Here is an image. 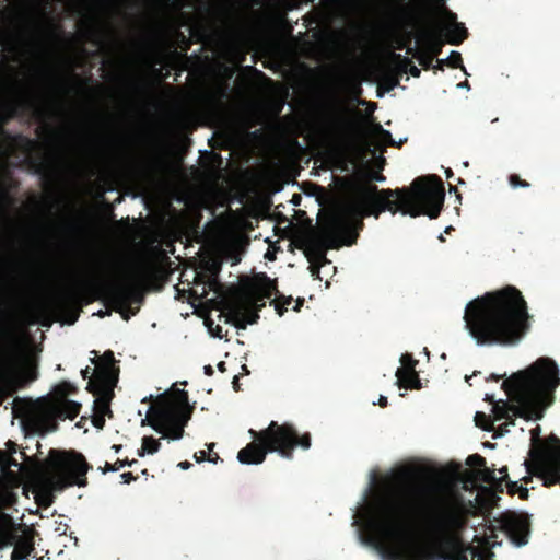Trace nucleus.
Segmentation results:
<instances>
[{
	"instance_id": "nucleus-40",
	"label": "nucleus",
	"mask_w": 560,
	"mask_h": 560,
	"mask_svg": "<svg viewBox=\"0 0 560 560\" xmlns=\"http://www.w3.org/2000/svg\"><path fill=\"white\" fill-rule=\"evenodd\" d=\"M475 374L470 375V376H465V380L468 381L470 377H472Z\"/></svg>"
},
{
	"instance_id": "nucleus-34",
	"label": "nucleus",
	"mask_w": 560,
	"mask_h": 560,
	"mask_svg": "<svg viewBox=\"0 0 560 560\" xmlns=\"http://www.w3.org/2000/svg\"><path fill=\"white\" fill-rule=\"evenodd\" d=\"M444 173L447 178L452 176V171L450 168H446Z\"/></svg>"
},
{
	"instance_id": "nucleus-27",
	"label": "nucleus",
	"mask_w": 560,
	"mask_h": 560,
	"mask_svg": "<svg viewBox=\"0 0 560 560\" xmlns=\"http://www.w3.org/2000/svg\"><path fill=\"white\" fill-rule=\"evenodd\" d=\"M120 478L124 483H129L133 479L131 472H124L120 475Z\"/></svg>"
},
{
	"instance_id": "nucleus-19",
	"label": "nucleus",
	"mask_w": 560,
	"mask_h": 560,
	"mask_svg": "<svg viewBox=\"0 0 560 560\" xmlns=\"http://www.w3.org/2000/svg\"><path fill=\"white\" fill-rule=\"evenodd\" d=\"M443 31H444V34H445L447 40L451 44L459 43L465 37V33H466V31L462 24H459L451 19L445 21Z\"/></svg>"
},
{
	"instance_id": "nucleus-6",
	"label": "nucleus",
	"mask_w": 560,
	"mask_h": 560,
	"mask_svg": "<svg viewBox=\"0 0 560 560\" xmlns=\"http://www.w3.org/2000/svg\"><path fill=\"white\" fill-rule=\"evenodd\" d=\"M248 434L254 442L242 448L237 454V460L243 465H259L265 460L267 453H277L281 457L290 459L287 450L295 446L308 450L311 446L307 434L299 438L292 425L278 424L275 421H271L265 430L259 432L250 429Z\"/></svg>"
},
{
	"instance_id": "nucleus-3",
	"label": "nucleus",
	"mask_w": 560,
	"mask_h": 560,
	"mask_svg": "<svg viewBox=\"0 0 560 560\" xmlns=\"http://www.w3.org/2000/svg\"><path fill=\"white\" fill-rule=\"evenodd\" d=\"M443 202V186L434 177L416 179L409 190L397 191L395 199L388 190L377 191L375 187L366 186L325 215L319 223L317 238L327 248L348 246L354 243L355 230L363 215L377 218L383 211H399L411 218L425 214L434 219Z\"/></svg>"
},
{
	"instance_id": "nucleus-33",
	"label": "nucleus",
	"mask_w": 560,
	"mask_h": 560,
	"mask_svg": "<svg viewBox=\"0 0 560 560\" xmlns=\"http://www.w3.org/2000/svg\"><path fill=\"white\" fill-rule=\"evenodd\" d=\"M135 462H120L119 467L131 466Z\"/></svg>"
},
{
	"instance_id": "nucleus-28",
	"label": "nucleus",
	"mask_w": 560,
	"mask_h": 560,
	"mask_svg": "<svg viewBox=\"0 0 560 560\" xmlns=\"http://www.w3.org/2000/svg\"><path fill=\"white\" fill-rule=\"evenodd\" d=\"M177 467L182 470H187L191 467V464L188 462H180L178 463Z\"/></svg>"
},
{
	"instance_id": "nucleus-14",
	"label": "nucleus",
	"mask_w": 560,
	"mask_h": 560,
	"mask_svg": "<svg viewBox=\"0 0 560 560\" xmlns=\"http://www.w3.org/2000/svg\"><path fill=\"white\" fill-rule=\"evenodd\" d=\"M502 523L513 546L521 548L528 544L530 522L527 514L510 513L503 517Z\"/></svg>"
},
{
	"instance_id": "nucleus-1",
	"label": "nucleus",
	"mask_w": 560,
	"mask_h": 560,
	"mask_svg": "<svg viewBox=\"0 0 560 560\" xmlns=\"http://www.w3.org/2000/svg\"><path fill=\"white\" fill-rule=\"evenodd\" d=\"M482 463L471 455L464 472L453 465L434 471L402 465L380 479L371 475L352 510L359 542L382 560H492L495 541L462 542L468 516L494 505L508 478L506 467Z\"/></svg>"
},
{
	"instance_id": "nucleus-24",
	"label": "nucleus",
	"mask_w": 560,
	"mask_h": 560,
	"mask_svg": "<svg viewBox=\"0 0 560 560\" xmlns=\"http://www.w3.org/2000/svg\"><path fill=\"white\" fill-rule=\"evenodd\" d=\"M293 303L292 299L291 298H288L283 301H279V300H273V304H275V310L276 312L278 313L279 316H282L284 311L288 310V306Z\"/></svg>"
},
{
	"instance_id": "nucleus-26",
	"label": "nucleus",
	"mask_w": 560,
	"mask_h": 560,
	"mask_svg": "<svg viewBox=\"0 0 560 560\" xmlns=\"http://www.w3.org/2000/svg\"><path fill=\"white\" fill-rule=\"evenodd\" d=\"M510 184L513 188H518V187H528V184L527 183H523L521 182L517 177L513 176L510 178Z\"/></svg>"
},
{
	"instance_id": "nucleus-39",
	"label": "nucleus",
	"mask_w": 560,
	"mask_h": 560,
	"mask_svg": "<svg viewBox=\"0 0 560 560\" xmlns=\"http://www.w3.org/2000/svg\"><path fill=\"white\" fill-rule=\"evenodd\" d=\"M237 382V376H234V381H233V384L235 385Z\"/></svg>"
},
{
	"instance_id": "nucleus-16",
	"label": "nucleus",
	"mask_w": 560,
	"mask_h": 560,
	"mask_svg": "<svg viewBox=\"0 0 560 560\" xmlns=\"http://www.w3.org/2000/svg\"><path fill=\"white\" fill-rule=\"evenodd\" d=\"M242 245L243 238L240 234L225 233L218 242V253L225 261L234 266L241 261Z\"/></svg>"
},
{
	"instance_id": "nucleus-38",
	"label": "nucleus",
	"mask_w": 560,
	"mask_h": 560,
	"mask_svg": "<svg viewBox=\"0 0 560 560\" xmlns=\"http://www.w3.org/2000/svg\"><path fill=\"white\" fill-rule=\"evenodd\" d=\"M213 446H214V444H209V445H208V450H209V451H210V450H212V447H213Z\"/></svg>"
},
{
	"instance_id": "nucleus-32",
	"label": "nucleus",
	"mask_w": 560,
	"mask_h": 560,
	"mask_svg": "<svg viewBox=\"0 0 560 560\" xmlns=\"http://www.w3.org/2000/svg\"><path fill=\"white\" fill-rule=\"evenodd\" d=\"M301 304H302V302H301V301H299V300H296V301L294 302L293 310H294L295 312H299V310H300V307H301Z\"/></svg>"
},
{
	"instance_id": "nucleus-23",
	"label": "nucleus",
	"mask_w": 560,
	"mask_h": 560,
	"mask_svg": "<svg viewBox=\"0 0 560 560\" xmlns=\"http://www.w3.org/2000/svg\"><path fill=\"white\" fill-rule=\"evenodd\" d=\"M444 62H448V65L454 68L460 67L464 70V67L462 66L460 54L455 50H452L451 54L446 58L438 61L439 66H441Z\"/></svg>"
},
{
	"instance_id": "nucleus-37",
	"label": "nucleus",
	"mask_w": 560,
	"mask_h": 560,
	"mask_svg": "<svg viewBox=\"0 0 560 560\" xmlns=\"http://www.w3.org/2000/svg\"><path fill=\"white\" fill-rule=\"evenodd\" d=\"M528 490L526 488L522 489V495L527 494Z\"/></svg>"
},
{
	"instance_id": "nucleus-5",
	"label": "nucleus",
	"mask_w": 560,
	"mask_h": 560,
	"mask_svg": "<svg viewBox=\"0 0 560 560\" xmlns=\"http://www.w3.org/2000/svg\"><path fill=\"white\" fill-rule=\"evenodd\" d=\"M465 328L477 346H515L526 334L529 315L522 293L514 287L469 301Z\"/></svg>"
},
{
	"instance_id": "nucleus-15",
	"label": "nucleus",
	"mask_w": 560,
	"mask_h": 560,
	"mask_svg": "<svg viewBox=\"0 0 560 560\" xmlns=\"http://www.w3.org/2000/svg\"><path fill=\"white\" fill-rule=\"evenodd\" d=\"M363 145L366 150L377 151L383 147L393 144L395 141L388 130L380 124H370L362 130Z\"/></svg>"
},
{
	"instance_id": "nucleus-22",
	"label": "nucleus",
	"mask_w": 560,
	"mask_h": 560,
	"mask_svg": "<svg viewBox=\"0 0 560 560\" xmlns=\"http://www.w3.org/2000/svg\"><path fill=\"white\" fill-rule=\"evenodd\" d=\"M215 283L213 281H209L207 283H201L196 281L195 284L189 289L191 295L198 299H203L207 295V290L214 289Z\"/></svg>"
},
{
	"instance_id": "nucleus-35",
	"label": "nucleus",
	"mask_w": 560,
	"mask_h": 560,
	"mask_svg": "<svg viewBox=\"0 0 560 560\" xmlns=\"http://www.w3.org/2000/svg\"><path fill=\"white\" fill-rule=\"evenodd\" d=\"M112 448L115 451V453H118L120 451L121 446L120 445H114Z\"/></svg>"
},
{
	"instance_id": "nucleus-18",
	"label": "nucleus",
	"mask_w": 560,
	"mask_h": 560,
	"mask_svg": "<svg viewBox=\"0 0 560 560\" xmlns=\"http://www.w3.org/2000/svg\"><path fill=\"white\" fill-rule=\"evenodd\" d=\"M328 128L334 137L342 142L352 141L355 135L354 122L339 114H335L328 119Z\"/></svg>"
},
{
	"instance_id": "nucleus-9",
	"label": "nucleus",
	"mask_w": 560,
	"mask_h": 560,
	"mask_svg": "<svg viewBox=\"0 0 560 560\" xmlns=\"http://www.w3.org/2000/svg\"><path fill=\"white\" fill-rule=\"evenodd\" d=\"M79 410L80 404L69 399L65 394L31 401L23 409L14 407L16 417L37 434L52 432L57 419H73Z\"/></svg>"
},
{
	"instance_id": "nucleus-25",
	"label": "nucleus",
	"mask_w": 560,
	"mask_h": 560,
	"mask_svg": "<svg viewBox=\"0 0 560 560\" xmlns=\"http://www.w3.org/2000/svg\"><path fill=\"white\" fill-rule=\"evenodd\" d=\"M194 458H195V460L197 463H201V462H205V460H208L210 463H215L219 459L218 456L215 458H207L205 451H200L199 453H196L194 455Z\"/></svg>"
},
{
	"instance_id": "nucleus-30",
	"label": "nucleus",
	"mask_w": 560,
	"mask_h": 560,
	"mask_svg": "<svg viewBox=\"0 0 560 560\" xmlns=\"http://www.w3.org/2000/svg\"><path fill=\"white\" fill-rule=\"evenodd\" d=\"M378 404L381 406H385L387 404V397L386 396H383L381 395L380 398H378Z\"/></svg>"
},
{
	"instance_id": "nucleus-13",
	"label": "nucleus",
	"mask_w": 560,
	"mask_h": 560,
	"mask_svg": "<svg viewBox=\"0 0 560 560\" xmlns=\"http://www.w3.org/2000/svg\"><path fill=\"white\" fill-rule=\"evenodd\" d=\"M36 366L30 357L0 362V380L23 383L36 378Z\"/></svg>"
},
{
	"instance_id": "nucleus-21",
	"label": "nucleus",
	"mask_w": 560,
	"mask_h": 560,
	"mask_svg": "<svg viewBox=\"0 0 560 560\" xmlns=\"http://www.w3.org/2000/svg\"><path fill=\"white\" fill-rule=\"evenodd\" d=\"M160 442L152 436H144L141 442V448L138 451V456L153 455L160 450Z\"/></svg>"
},
{
	"instance_id": "nucleus-41",
	"label": "nucleus",
	"mask_w": 560,
	"mask_h": 560,
	"mask_svg": "<svg viewBox=\"0 0 560 560\" xmlns=\"http://www.w3.org/2000/svg\"><path fill=\"white\" fill-rule=\"evenodd\" d=\"M108 470L115 471L117 468H107Z\"/></svg>"
},
{
	"instance_id": "nucleus-29",
	"label": "nucleus",
	"mask_w": 560,
	"mask_h": 560,
	"mask_svg": "<svg viewBox=\"0 0 560 560\" xmlns=\"http://www.w3.org/2000/svg\"><path fill=\"white\" fill-rule=\"evenodd\" d=\"M457 89H463V90H469V84L467 82H460L456 85Z\"/></svg>"
},
{
	"instance_id": "nucleus-20",
	"label": "nucleus",
	"mask_w": 560,
	"mask_h": 560,
	"mask_svg": "<svg viewBox=\"0 0 560 560\" xmlns=\"http://www.w3.org/2000/svg\"><path fill=\"white\" fill-rule=\"evenodd\" d=\"M18 106V100L13 91H7L0 95V119L10 116Z\"/></svg>"
},
{
	"instance_id": "nucleus-2",
	"label": "nucleus",
	"mask_w": 560,
	"mask_h": 560,
	"mask_svg": "<svg viewBox=\"0 0 560 560\" xmlns=\"http://www.w3.org/2000/svg\"><path fill=\"white\" fill-rule=\"evenodd\" d=\"M86 471L83 457L70 452L51 451L42 463L26 459L24 464L0 452V551L12 548L10 560H27L34 550V530L15 506L23 483L26 494L31 491L38 504L48 506L65 488L83 487Z\"/></svg>"
},
{
	"instance_id": "nucleus-4",
	"label": "nucleus",
	"mask_w": 560,
	"mask_h": 560,
	"mask_svg": "<svg viewBox=\"0 0 560 560\" xmlns=\"http://www.w3.org/2000/svg\"><path fill=\"white\" fill-rule=\"evenodd\" d=\"M560 386V368L550 358H539L524 370L513 373L503 382L508 399L493 401V396L486 395L492 404L491 415L476 412L475 422L485 431L494 430V423L504 421L499 427V435L508 433L509 425L515 419L538 421L555 402V392Z\"/></svg>"
},
{
	"instance_id": "nucleus-7",
	"label": "nucleus",
	"mask_w": 560,
	"mask_h": 560,
	"mask_svg": "<svg viewBox=\"0 0 560 560\" xmlns=\"http://www.w3.org/2000/svg\"><path fill=\"white\" fill-rule=\"evenodd\" d=\"M190 419L187 395L182 389L165 390L162 397L151 405L142 427L152 428L162 439L168 442L179 441L184 436V428Z\"/></svg>"
},
{
	"instance_id": "nucleus-11",
	"label": "nucleus",
	"mask_w": 560,
	"mask_h": 560,
	"mask_svg": "<svg viewBox=\"0 0 560 560\" xmlns=\"http://www.w3.org/2000/svg\"><path fill=\"white\" fill-rule=\"evenodd\" d=\"M93 357L90 358L93 368L86 366L81 371L83 378H88L86 388L94 393L97 397L94 399V410L96 417L93 423L97 428H102L104 423L103 417L109 412V400L113 388L117 381V374L114 369V355L112 352L104 353L97 358L96 352L92 351Z\"/></svg>"
},
{
	"instance_id": "nucleus-31",
	"label": "nucleus",
	"mask_w": 560,
	"mask_h": 560,
	"mask_svg": "<svg viewBox=\"0 0 560 560\" xmlns=\"http://www.w3.org/2000/svg\"><path fill=\"white\" fill-rule=\"evenodd\" d=\"M410 73L413 77H419L420 70L418 68H416V67H412L411 70H410Z\"/></svg>"
},
{
	"instance_id": "nucleus-10",
	"label": "nucleus",
	"mask_w": 560,
	"mask_h": 560,
	"mask_svg": "<svg viewBox=\"0 0 560 560\" xmlns=\"http://www.w3.org/2000/svg\"><path fill=\"white\" fill-rule=\"evenodd\" d=\"M275 283L265 275L254 277L228 306V320L236 327L245 328L258 318V311L271 299Z\"/></svg>"
},
{
	"instance_id": "nucleus-17",
	"label": "nucleus",
	"mask_w": 560,
	"mask_h": 560,
	"mask_svg": "<svg viewBox=\"0 0 560 560\" xmlns=\"http://www.w3.org/2000/svg\"><path fill=\"white\" fill-rule=\"evenodd\" d=\"M400 366L396 370V385L404 388H419L420 380L416 372L417 361L405 353L399 358Z\"/></svg>"
},
{
	"instance_id": "nucleus-12",
	"label": "nucleus",
	"mask_w": 560,
	"mask_h": 560,
	"mask_svg": "<svg viewBox=\"0 0 560 560\" xmlns=\"http://www.w3.org/2000/svg\"><path fill=\"white\" fill-rule=\"evenodd\" d=\"M530 433L528 471L541 479L545 486L560 482V441L556 438L541 441L540 427H536Z\"/></svg>"
},
{
	"instance_id": "nucleus-36",
	"label": "nucleus",
	"mask_w": 560,
	"mask_h": 560,
	"mask_svg": "<svg viewBox=\"0 0 560 560\" xmlns=\"http://www.w3.org/2000/svg\"><path fill=\"white\" fill-rule=\"evenodd\" d=\"M211 371H212L211 366H209V365H208V366H205V372H206L207 374H210V373H211Z\"/></svg>"
},
{
	"instance_id": "nucleus-8",
	"label": "nucleus",
	"mask_w": 560,
	"mask_h": 560,
	"mask_svg": "<svg viewBox=\"0 0 560 560\" xmlns=\"http://www.w3.org/2000/svg\"><path fill=\"white\" fill-rule=\"evenodd\" d=\"M141 284L142 271L136 265L127 267L116 279L95 275L80 280V285L91 291L93 295H104L110 299L117 305V311L124 319H128L130 316L126 304L129 301H140Z\"/></svg>"
}]
</instances>
